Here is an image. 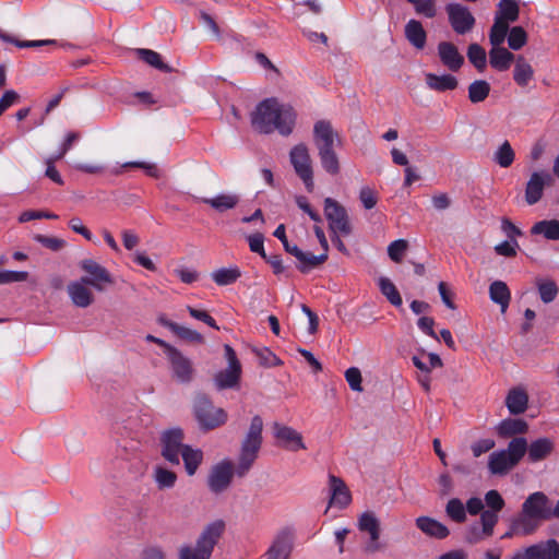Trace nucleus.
I'll return each instance as SVG.
<instances>
[{
    "mask_svg": "<svg viewBox=\"0 0 559 559\" xmlns=\"http://www.w3.org/2000/svg\"><path fill=\"white\" fill-rule=\"evenodd\" d=\"M378 286L381 292V294L390 301L391 305L394 307H401L403 304L402 297L394 285V283L385 277L381 276L378 280Z\"/></svg>",
    "mask_w": 559,
    "mask_h": 559,
    "instance_id": "ea45409f",
    "label": "nucleus"
},
{
    "mask_svg": "<svg viewBox=\"0 0 559 559\" xmlns=\"http://www.w3.org/2000/svg\"><path fill=\"white\" fill-rule=\"evenodd\" d=\"M519 5L513 0H501L499 3V12L495 19H501L507 24L515 22L519 19Z\"/></svg>",
    "mask_w": 559,
    "mask_h": 559,
    "instance_id": "a18cd8bd",
    "label": "nucleus"
},
{
    "mask_svg": "<svg viewBox=\"0 0 559 559\" xmlns=\"http://www.w3.org/2000/svg\"><path fill=\"white\" fill-rule=\"evenodd\" d=\"M449 23L459 35H464L473 29L476 20L469 9L460 3H449L445 7Z\"/></svg>",
    "mask_w": 559,
    "mask_h": 559,
    "instance_id": "1a4fd4ad",
    "label": "nucleus"
},
{
    "mask_svg": "<svg viewBox=\"0 0 559 559\" xmlns=\"http://www.w3.org/2000/svg\"><path fill=\"white\" fill-rule=\"evenodd\" d=\"M249 248L252 252L260 254L263 259H266L264 251V238L262 234H252L248 237Z\"/></svg>",
    "mask_w": 559,
    "mask_h": 559,
    "instance_id": "69168bd1",
    "label": "nucleus"
},
{
    "mask_svg": "<svg viewBox=\"0 0 559 559\" xmlns=\"http://www.w3.org/2000/svg\"><path fill=\"white\" fill-rule=\"evenodd\" d=\"M224 350L228 366L214 377V384L217 390L237 386L241 376V365L233 347L226 344L224 345Z\"/></svg>",
    "mask_w": 559,
    "mask_h": 559,
    "instance_id": "0eeeda50",
    "label": "nucleus"
},
{
    "mask_svg": "<svg viewBox=\"0 0 559 559\" xmlns=\"http://www.w3.org/2000/svg\"><path fill=\"white\" fill-rule=\"evenodd\" d=\"M527 423L520 418H507L502 420L498 428V435L504 438L521 435L527 431Z\"/></svg>",
    "mask_w": 559,
    "mask_h": 559,
    "instance_id": "f704fd0d",
    "label": "nucleus"
},
{
    "mask_svg": "<svg viewBox=\"0 0 559 559\" xmlns=\"http://www.w3.org/2000/svg\"><path fill=\"white\" fill-rule=\"evenodd\" d=\"M162 456L169 463L179 465L180 454L183 452V431L178 428L164 430L160 435Z\"/></svg>",
    "mask_w": 559,
    "mask_h": 559,
    "instance_id": "6e6552de",
    "label": "nucleus"
},
{
    "mask_svg": "<svg viewBox=\"0 0 559 559\" xmlns=\"http://www.w3.org/2000/svg\"><path fill=\"white\" fill-rule=\"evenodd\" d=\"M187 310H188L189 314L192 318H194L195 320L202 321L213 329H216V330L219 329V326L216 324L215 320L206 311L198 310L191 306H188Z\"/></svg>",
    "mask_w": 559,
    "mask_h": 559,
    "instance_id": "338daca9",
    "label": "nucleus"
},
{
    "mask_svg": "<svg viewBox=\"0 0 559 559\" xmlns=\"http://www.w3.org/2000/svg\"><path fill=\"white\" fill-rule=\"evenodd\" d=\"M489 297L492 302L500 306L502 313L507 311L511 300V293L504 282H492L489 286Z\"/></svg>",
    "mask_w": 559,
    "mask_h": 559,
    "instance_id": "c85d7f7f",
    "label": "nucleus"
},
{
    "mask_svg": "<svg viewBox=\"0 0 559 559\" xmlns=\"http://www.w3.org/2000/svg\"><path fill=\"white\" fill-rule=\"evenodd\" d=\"M516 464L503 450L495 451L489 455L488 468L493 475H503Z\"/></svg>",
    "mask_w": 559,
    "mask_h": 559,
    "instance_id": "a878e982",
    "label": "nucleus"
},
{
    "mask_svg": "<svg viewBox=\"0 0 559 559\" xmlns=\"http://www.w3.org/2000/svg\"><path fill=\"white\" fill-rule=\"evenodd\" d=\"M357 527L360 532H365L369 535L366 550L369 552L379 550L380 521L376 514L371 511L361 513L358 518Z\"/></svg>",
    "mask_w": 559,
    "mask_h": 559,
    "instance_id": "f3484780",
    "label": "nucleus"
},
{
    "mask_svg": "<svg viewBox=\"0 0 559 559\" xmlns=\"http://www.w3.org/2000/svg\"><path fill=\"white\" fill-rule=\"evenodd\" d=\"M167 359L173 377L180 383H189L193 379L194 369L191 360L173 346H167Z\"/></svg>",
    "mask_w": 559,
    "mask_h": 559,
    "instance_id": "9b49d317",
    "label": "nucleus"
},
{
    "mask_svg": "<svg viewBox=\"0 0 559 559\" xmlns=\"http://www.w3.org/2000/svg\"><path fill=\"white\" fill-rule=\"evenodd\" d=\"M240 194L237 192H221L212 198H200L199 200L211 206L218 213H224L237 207L240 202Z\"/></svg>",
    "mask_w": 559,
    "mask_h": 559,
    "instance_id": "4be33fe9",
    "label": "nucleus"
},
{
    "mask_svg": "<svg viewBox=\"0 0 559 559\" xmlns=\"http://www.w3.org/2000/svg\"><path fill=\"white\" fill-rule=\"evenodd\" d=\"M324 216L329 223L331 234L348 236L352 226L346 209L332 198L324 199Z\"/></svg>",
    "mask_w": 559,
    "mask_h": 559,
    "instance_id": "423d86ee",
    "label": "nucleus"
},
{
    "mask_svg": "<svg viewBox=\"0 0 559 559\" xmlns=\"http://www.w3.org/2000/svg\"><path fill=\"white\" fill-rule=\"evenodd\" d=\"M272 429L280 447L293 452L306 449L302 436L296 429L280 423H274Z\"/></svg>",
    "mask_w": 559,
    "mask_h": 559,
    "instance_id": "4468645a",
    "label": "nucleus"
},
{
    "mask_svg": "<svg viewBox=\"0 0 559 559\" xmlns=\"http://www.w3.org/2000/svg\"><path fill=\"white\" fill-rule=\"evenodd\" d=\"M516 57L507 48L492 47L489 51V63L497 71H507Z\"/></svg>",
    "mask_w": 559,
    "mask_h": 559,
    "instance_id": "bb28decb",
    "label": "nucleus"
},
{
    "mask_svg": "<svg viewBox=\"0 0 559 559\" xmlns=\"http://www.w3.org/2000/svg\"><path fill=\"white\" fill-rule=\"evenodd\" d=\"M469 62L479 71L486 68V51L478 44H471L467 49Z\"/></svg>",
    "mask_w": 559,
    "mask_h": 559,
    "instance_id": "864d4df0",
    "label": "nucleus"
},
{
    "mask_svg": "<svg viewBox=\"0 0 559 559\" xmlns=\"http://www.w3.org/2000/svg\"><path fill=\"white\" fill-rule=\"evenodd\" d=\"M415 524L425 535L436 539H444L450 535L449 528L438 520L430 516H419Z\"/></svg>",
    "mask_w": 559,
    "mask_h": 559,
    "instance_id": "b1692460",
    "label": "nucleus"
},
{
    "mask_svg": "<svg viewBox=\"0 0 559 559\" xmlns=\"http://www.w3.org/2000/svg\"><path fill=\"white\" fill-rule=\"evenodd\" d=\"M521 511L525 515L536 519L538 522L551 519L550 501L542 491L531 493L523 502Z\"/></svg>",
    "mask_w": 559,
    "mask_h": 559,
    "instance_id": "f8f14e48",
    "label": "nucleus"
},
{
    "mask_svg": "<svg viewBox=\"0 0 559 559\" xmlns=\"http://www.w3.org/2000/svg\"><path fill=\"white\" fill-rule=\"evenodd\" d=\"M503 451L510 455L515 464H518L527 452V441L523 437L514 438L509 442L508 448Z\"/></svg>",
    "mask_w": 559,
    "mask_h": 559,
    "instance_id": "8fccbe9b",
    "label": "nucleus"
},
{
    "mask_svg": "<svg viewBox=\"0 0 559 559\" xmlns=\"http://www.w3.org/2000/svg\"><path fill=\"white\" fill-rule=\"evenodd\" d=\"M552 175L546 170L534 171L526 182L525 201L528 205L536 204L542 200L546 186L552 183Z\"/></svg>",
    "mask_w": 559,
    "mask_h": 559,
    "instance_id": "2eb2a0df",
    "label": "nucleus"
},
{
    "mask_svg": "<svg viewBox=\"0 0 559 559\" xmlns=\"http://www.w3.org/2000/svg\"><path fill=\"white\" fill-rule=\"evenodd\" d=\"M20 95L13 91L8 90L0 98V116L14 104L19 103Z\"/></svg>",
    "mask_w": 559,
    "mask_h": 559,
    "instance_id": "774afa93",
    "label": "nucleus"
},
{
    "mask_svg": "<svg viewBox=\"0 0 559 559\" xmlns=\"http://www.w3.org/2000/svg\"><path fill=\"white\" fill-rule=\"evenodd\" d=\"M438 56L442 64L452 72L459 71L464 63V57L456 46L450 41L438 44Z\"/></svg>",
    "mask_w": 559,
    "mask_h": 559,
    "instance_id": "412c9836",
    "label": "nucleus"
},
{
    "mask_svg": "<svg viewBox=\"0 0 559 559\" xmlns=\"http://www.w3.org/2000/svg\"><path fill=\"white\" fill-rule=\"evenodd\" d=\"M519 243L516 240H506L495 246L497 254L512 258L516 255Z\"/></svg>",
    "mask_w": 559,
    "mask_h": 559,
    "instance_id": "e2e57ef3",
    "label": "nucleus"
},
{
    "mask_svg": "<svg viewBox=\"0 0 559 559\" xmlns=\"http://www.w3.org/2000/svg\"><path fill=\"white\" fill-rule=\"evenodd\" d=\"M194 415L202 429L211 430L224 425L227 420L226 412L213 405L211 400L200 394L194 400Z\"/></svg>",
    "mask_w": 559,
    "mask_h": 559,
    "instance_id": "20e7f679",
    "label": "nucleus"
},
{
    "mask_svg": "<svg viewBox=\"0 0 559 559\" xmlns=\"http://www.w3.org/2000/svg\"><path fill=\"white\" fill-rule=\"evenodd\" d=\"M418 14H423L426 17H433L437 13L433 0H418L413 3Z\"/></svg>",
    "mask_w": 559,
    "mask_h": 559,
    "instance_id": "0e129e2a",
    "label": "nucleus"
},
{
    "mask_svg": "<svg viewBox=\"0 0 559 559\" xmlns=\"http://www.w3.org/2000/svg\"><path fill=\"white\" fill-rule=\"evenodd\" d=\"M313 142L318 151L334 148L340 145L338 133L329 120H318L313 126Z\"/></svg>",
    "mask_w": 559,
    "mask_h": 559,
    "instance_id": "dca6fc26",
    "label": "nucleus"
},
{
    "mask_svg": "<svg viewBox=\"0 0 559 559\" xmlns=\"http://www.w3.org/2000/svg\"><path fill=\"white\" fill-rule=\"evenodd\" d=\"M425 83L429 90L439 93L453 91L459 85L457 79L452 74L438 75L431 72L425 74Z\"/></svg>",
    "mask_w": 559,
    "mask_h": 559,
    "instance_id": "393cba45",
    "label": "nucleus"
},
{
    "mask_svg": "<svg viewBox=\"0 0 559 559\" xmlns=\"http://www.w3.org/2000/svg\"><path fill=\"white\" fill-rule=\"evenodd\" d=\"M537 289L542 301L545 304L554 301L559 292L556 283L551 280H539L537 282Z\"/></svg>",
    "mask_w": 559,
    "mask_h": 559,
    "instance_id": "3c124183",
    "label": "nucleus"
},
{
    "mask_svg": "<svg viewBox=\"0 0 559 559\" xmlns=\"http://www.w3.org/2000/svg\"><path fill=\"white\" fill-rule=\"evenodd\" d=\"M297 114L295 109L277 98L262 100L252 114L251 122L254 129L264 134L277 131L281 135L292 134Z\"/></svg>",
    "mask_w": 559,
    "mask_h": 559,
    "instance_id": "f03ea898",
    "label": "nucleus"
},
{
    "mask_svg": "<svg viewBox=\"0 0 559 559\" xmlns=\"http://www.w3.org/2000/svg\"><path fill=\"white\" fill-rule=\"evenodd\" d=\"M88 286H91L90 283L82 277L69 283L67 292L73 305L87 308L94 302V295Z\"/></svg>",
    "mask_w": 559,
    "mask_h": 559,
    "instance_id": "6ab92c4d",
    "label": "nucleus"
},
{
    "mask_svg": "<svg viewBox=\"0 0 559 559\" xmlns=\"http://www.w3.org/2000/svg\"><path fill=\"white\" fill-rule=\"evenodd\" d=\"M359 200L366 210H371L378 202V195L372 188L362 187L359 191Z\"/></svg>",
    "mask_w": 559,
    "mask_h": 559,
    "instance_id": "bf43d9fd",
    "label": "nucleus"
},
{
    "mask_svg": "<svg viewBox=\"0 0 559 559\" xmlns=\"http://www.w3.org/2000/svg\"><path fill=\"white\" fill-rule=\"evenodd\" d=\"M497 518L491 512H483L480 521L468 525L464 531V540L468 544H477L493 534Z\"/></svg>",
    "mask_w": 559,
    "mask_h": 559,
    "instance_id": "ddd939ff",
    "label": "nucleus"
},
{
    "mask_svg": "<svg viewBox=\"0 0 559 559\" xmlns=\"http://www.w3.org/2000/svg\"><path fill=\"white\" fill-rule=\"evenodd\" d=\"M80 267L87 276H83L92 287L103 292L106 286L112 285L114 280L109 271L93 259H84L80 262Z\"/></svg>",
    "mask_w": 559,
    "mask_h": 559,
    "instance_id": "9d476101",
    "label": "nucleus"
},
{
    "mask_svg": "<svg viewBox=\"0 0 559 559\" xmlns=\"http://www.w3.org/2000/svg\"><path fill=\"white\" fill-rule=\"evenodd\" d=\"M180 456L182 457L187 474L193 476L203 461V452L200 449H193L188 445L185 447Z\"/></svg>",
    "mask_w": 559,
    "mask_h": 559,
    "instance_id": "e433bc0d",
    "label": "nucleus"
},
{
    "mask_svg": "<svg viewBox=\"0 0 559 559\" xmlns=\"http://www.w3.org/2000/svg\"><path fill=\"white\" fill-rule=\"evenodd\" d=\"M554 450V442L549 438H539L527 445L528 460L533 463L546 459Z\"/></svg>",
    "mask_w": 559,
    "mask_h": 559,
    "instance_id": "c756f323",
    "label": "nucleus"
},
{
    "mask_svg": "<svg viewBox=\"0 0 559 559\" xmlns=\"http://www.w3.org/2000/svg\"><path fill=\"white\" fill-rule=\"evenodd\" d=\"M241 273L238 267H222L214 271L211 276L213 281L219 286H226L235 283Z\"/></svg>",
    "mask_w": 559,
    "mask_h": 559,
    "instance_id": "79ce46f5",
    "label": "nucleus"
},
{
    "mask_svg": "<svg viewBox=\"0 0 559 559\" xmlns=\"http://www.w3.org/2000/svg\"><path fill=\"white\" fill-rule=\"evenodd\" d=\"M0 39H2L3 41L14 44L15 46H17L20 48L40 47L44 45L55 44L53 40H49V39H47V40H17L1 31H0Z\"/></svg>",
    "mask_w": 559,
    "mask_h": 559,
    "instance_id": "4d7b16f0",
    "label": "nucleus"
},
{
    "mask_svg": "<svg viewBox=\"0 0 559 559\" xmlns=\"http://www.w3.org/2000/svg\"><path fill=\"white\" fill-rule=\"evenodd\" d=\"M153 479L158 489H170L176 485L177 475L162 465H156L153 469Z\"/></svg>",
    "mask_w": 559,
    "mask_h": 559,
    "instance_id": "4c0bfd02",
    "label": "nucleus"
},
{
    "mask_svg": "<svg viewBox=\"0 0 559 559\" xmlns=\"http://www.w3.org/2000/svg\"><path fill=\"white\" fill-rule=\"evenodd\" d=\"M539 524L540 522L536 519L525 515L521 511V514L512 520V532L520 536H527L533 534Z\"/></svg>",
    "mask_w": 559,
    "mask_h": 559,
    "instance_id": "473e14b6",
    "label": "nucleus"
},
{
    "mask_svg": "<svg viewBox=\"0 0 559 559\" xmlns=\"http://www.w3.org/2000/svg\"><path fill=\"white\" fill-rule=\"evenodd\" d=\"M527 43V34L521 26L510 28L508 34V45L512 50H520Z\"/></svg>",
    "mask_w": 559,
    "mask_h": 559,
    "instance_id": "5fc2aeb1",
    "label": "nucleus"
},
{
    "mask_svg": "<svg viewBox=\"0 0 559 559\" xmlns=\"http://www.w3.org/2000/svg\"><path fill=\"white\" fill-rule=\"evenodd\" d=\"M328 259V253L323 252L320 255H314L311 252L302 251V257L298 259V270L302 273H307L310 270L317 267L318 265L324 263Z\"/></svg>",
    "mask_w": 559,
    "mask_h": 559,
    "instance_id": "49530a36",
    "label": "nucleus"
},
{
    "mask_svg": "<svg viewBox=\"0 0 559 559\" xmlns=\"http://www.w3.org/2000/svg\"><path fill=\"white\" fill-rule=\"evenodd\" d=\"M28 277L25 271L0 270V285L15 282H24Z\"/></svg>",
    "mask_w": 559,
    "mask_h": 559,
    "instance_id": "680f3d73",
    "label": "nucleus"
},
{
    "mask_svg": "<svg viewBox=\"0 0 559 559\" xmlns=\"http://www.w3.org/2000/svg\"><path fill=\"white\" fill-rule=\"evenodd\" d=\"M224 531L223 520L209 523L200 533L195 545H183L179 548L178 559H210Z\"/></svg>",
    "mask_w": 559,
    "mask_h": 559,
    "instance_id": "7ed1b4c3",
    "label": "nucleus"
},
{
    "mask_svg": "<svg viewBox=\"0 0 559 559\" xmlns=\"http://www.w3.org/2000/svg\"><path fill=\"white\" fill-rule=\"evenodd\" d=\"M490 93V84L485 80H476L468 86V99L473 104L484 102Z\"/></svg>",
    "mask_w": 559,
    "mask_h": 559,
    "instance_id": "a19ab883",
    "label": "nucleus"
},
{
    "mask_svg": "<svg viewBox=\"0 0 559 559\" xmlns=\"http://www.w3.org/2000/svg\"><path fill=\"white\" fill-rule=\"evenodd\" d=\"M525 559H559V543L547 539L520 549Z\"/></svg>",
    "mask_w": 559,
    "mask_h": 559,
    "instance_id": "a211bd4d",
    "label": "nucleus"
},
{
    "mask_svg": "<svg viewBox=\"0 0 559 559\" xmlns=\"http://www.w3.org/2000/svg\"><path fill=\"white\" fill-rule=\"evenodd\" d=\"M318 156L320 158V163L324 171L332 176H336L340 174L341 166L338 156L335 152V147L318 151Z\"/></svg>",
    "mask_w": 559,
    "mask_h": 559,
    "instance_id": "58836bf2",
    "label": "nucleus"
},
{
    "mask_svg": "<svg viewBox=\"0 0 559 559\" xmlns=\"http://www.w3.org/2000/svg\"><path fill=\"white\" fill-rule=\"evenodd\" d=\"M532 235H543L547 240H559V219H544L531 228Z\"/></svg>",
    "mask_w": 559,
    "mask_h": 559,
    "instance_id": "72a5a7b5",
    "label": "nucleus"
},
{
    "mask_svg": "<svg viewBox=\"0 0 559 559\" xmlns=\"http://www.w3.org/2000/svg\"><path fill=\"white\" fill-rule=\"evenodd\" d=\"M534 76L533 67L525 60L523 56H518L515 59L513 80L521 86L525 87Z\"/></svg>",
    "mask_w": 559,
    "mask_h": 559,
    "instance_id": "7c9ffc66",
    "label": "nucleus"
},
{
    "mask_svg": "<svg viewBox=\"0 0 559 559\" xmlns=\"http://www.w3.org/2000/svg\"><path fill=\"white\" fill-rule=\"evenodd\" d=\"M485 502L488 510H485L484 512H491L497 518V522L499 521L498 513L504 508V500L502 496L495 489L489 490L485 495Z\"/></svg>",
    "mask_w": 559,
    "mask_h": 559,
    "instance_id": "603ef678",
    "label": "nucleus"
},
{
    "mask_svg": "<svg viewBox=\"0 0 559 559\" xmlns=\"http://www.w3.org/2000/svg\"><path fill=\"white\" fill-rule=\"evenodd\" d=\"M163 324L166 328H168L174 334H176L178 337L185 341L195 344H202L204 342V337L202 336V334L193 329L178 324L173 321H164Z\"/></svg>",
    "mask_w": 559,
    "mask_h": 559,
    "instance_id": "c9c22d12",
    "label": "nucleus"
},
{
    "mask_svg": "<svg viewBox=\"0 0 559 559\" xmlns=\"http://www.w3.org/2000/svg\"><path fill=\"white\" fill-rule=\"evenodd\" d=\"M509 24L501 19H495V23L489 32V41L492 47H500L504 40L507 35L509 34Z\"/></svg>",
    "mask_w": 559,
    "mask_h": 559,
    "instance_id": "37998d69",
    "label": "nucleus"
},
{
    "mask_svg": "<svg viewBox=\"0 0 559 559\" xmlns=\"http://www.w3.org/2000/svg\"><path fill=\"white\" fill-rule=\"evenodd\" d=\"M405 36L407 40L417 49H423L426 45V32L419 21L409 20L405 25Z\"/></svg>",
    "mask_w": 559,
    "mask_h": 559,
    "instance_id": "2f4dec72",
    "label": "nucleus"
},
{
    "mask_svg": "<svg viewBox=\"0 0 559 559\" xmlns=\"http://www.w3.org/2000/svg\"><path fill=\"white\" fill-rule=\"evenodd\" d=\"M514 158L515 153L509 141H504L493 153V162L502 168L510 167L513 164Z\"/></svg>",
    "mask_w": 559,
    "mask_h": 559,
    "instance_id": "c03bdc74",
    "label": "nucleus"
},
{
    "mask_svg": "<svg viewBox=\"0 0 559 559\" xmlns=\"http://www.w3.org/2000/svg\"><path fill=\"white\" fill-rule=\"evenodd\" d=\"M289 160L296 175L302 180L308 192L314 189L312 159L305 143L296 144L290 148Z\"/></svg>",
    "mask_w": 559,
    "mask_h": 559,
    "instance_id": "39448f33",
    "label": "nucleus"
},
{
    "mask_svg": "<svg viewBox=\"0 0 559 559\" xmlns=\"http://www.w3.org/2000/svg\"><path fill=\"white\" fill-rule=\"evenodd\" d=\"M528 404V396L521 388H514L509 391L506 405L509 412L513 415L522 414L526 411Z\"/></svg>",
    "mask_w": 559,
    "mask_h": 559,
    "instance_id": "cd10ccee",
    "label": "nucleus"
},
{
    "mask_svg": "<svg viewBox=\"0 0 559 559\" xmlns=\"http://www.w3.org/2000/svg\"><path fill=\"white\" fill-rule=\"evenodd\" d=\"M330 506L345 509L352 502V495L346 484L334 475L329 476Z\"/></svg>",
    "mask_w": 559,
    "mask_h": 559,
    "instance_id": "aec40b11",
    "label": "nucleus"
},
{
    "mask_svg": "<svg viewBox=\"0 0 559 559\" xmlns=\"http://www.w3.org/2000/svg\"><path fill=\"white\" fill-rule=\"evenodd\" d=\"M445 514L456 523L466 521V509L459 498H452L447 502Z\"/></svg>",
    "mask_w": 559,
    "mask_h": 559,
    "instance_id": "de8ad7c7",
    "label": "nucleus"
},
{
    "mask_svg": "<svg viewBox=\"0 0 559 559\" xmlns=\"http://www.w3.org/2000/svg\"><path fill=\"white\" fill-rule=\"evenodd\" d=\"M138 55L144 62H146L147 64L152 66L155 69H158L163 72L171 71V68L168 64L163 62L160 55L154 50L139 49Z\"/></svg>",
    "mask_w": 559,
    "mask_h": 559,
    "instance_id": "09e8293b",
    "label": "nucleus"
},
{
    "mask_svg": "<svg viewBox=\"0 0 559 559\" xmlns=\"http://www.w3.org/2000/svg\"><path fill=\"white\" fill-rule=\"evenodd\" d=\"M34 240L51 251H59L66 246V241L58 237L35 235Z\"/></svg>",
    "mask_w": 559,
    "mask_h": 559,
    "instance_id": "13d9d810",
    "label": "nucleus"
},
{
    "mask_svg": "<svg viewBox=\"0 0 559 559\" xmlns=\"http://www.w3.org/2000/svg\"><path fill=\"white\" fill-rule=\"evenodd\" d=\"M293 550V537L288 532L277 534L265 552V559H289Z\"/></svg>",
    "mask_w": 559,
    "mask_h": 559,
    "instance_id": "5701e85b",
    "label": "nucleus"
},
{
    "mask_svg": "<svg viewBox=\"0 0 559 559\" xmlns=\"http://www.w3.org/2000/svg\"><path fill=\"white\" fill-rule=\"evenodd\" d=\"M345 379L353 391L361 392V372L357 367H350L345 371Z\"/></svg>",
    "mask_w": 559,
    "mask_h": 559,
    "instance_id": "052dcab7",
    "label": "nucleus"
},
{
    "mask_svg": "<svg viewBox=\"0 0 559 559\" xmlns=\"http://www.w3.org/2000/svg\"><path fill=\"white\" fill-rule=\"evenodd\" d=\"M407 249H408L407 240L397 239V240L392 241L388 246V255L393 262L400 263L403 260Z\"/></svg>",
    "mask_w": 559,
    "mask_h": 559,
    "instance_id": "6e6d98bb",
    "label": "nucleus"
},
{
    "mask_svg": "<svg viewBox=\"0 0 559 559\" xmlns=\"http://www.w3.org/2000/svg\"><path fill=\"white\" fill-rule=\"evenodd\" d=\"M262 431L263 419L255 415L241 441L236 466L230 460L225 459L211 468L207 486L213 493L224 492L231 484L234 473L239 477L248 474L258 459L263 441Z\"/></svg>",
    "mask_w": 559,
    "mask_h": 559,
    "instance_id": "f257e3e1",
    "label": "nucleus"
}]
</instances>
